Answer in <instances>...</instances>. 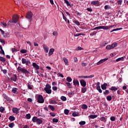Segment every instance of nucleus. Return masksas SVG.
<instances>
[{
  "instance_id": "nucleus-15",
  "label": "nucleus",
  "mask_w": 128,
  "mask_h": 128,
  "mask_svg": "<svg viewBox=\"0 0 128 128\" xmlns=\"http://www.w3.org/2000/svg\"><path fill=\"white\" fill-rule=\"evenodd\" d=\"M108 86V84L104 83V84L101 85V88H102L104 90H106V87Z\"/></svg>"
},
{
  "instance_id": "nucleus-50",
  "label": "nucleus",
  "mask_w": 128,
  "mask_h": 128,
  "mask_svg": "<svg viewBox=\"0 0 128 128\" xmlns=\"http://www.w3.org/2000/svg\"><path fill=\"white\" fill-rule=\"evenodd\" d=\"M108 94H110V91L108 90H106L105 92H104V96Z\"/></svg>"
},
{
  "instance_id": "nucleus-45",
  "label": "nucleus",
  "mask_w": 128,
  "mask_h": 128,
  "mask_svg": "<svg viewBox=\"0 0 128 128\" xmlns=\"http://www.w3.org/2000/svg\"><path fill=\"white\" fill-rule=\"evenodd\" d=\"M110 120L112 122H114V120H116V117L114 116H112L110 118Z\"/></svg>"
},
{
  "instance_id": "nucleus-2",
  "label": "nucleus",
  "mask_w": 128,
  "mask_h": 128,
  "mask_svg": "<svg viewBox=\"0 0 128 128\" xmlns=\"http://www.w3.org/2000/svg\"><path fill=\"white\" fill-rule=\"evenodd\" d=\"M50 88H52V86L49 84H47L44 88V90L46 92V94H52V90Z\"/></svg>"
},
{
  "instance_id": "nucleus-37",
  "label": "nucleus",
  "mask_w": 128,
  "mask_h": 128,
  "mask_svg": "<svg viewBox=\"0 0 128 128\" xmlns=\"http://www.w3.org/2000/svg\"><path fill=\"white\" fill-rule=\"evenodd\" d=\"M124 60V58L121 57L120 58H118V59H116V62H120V60Z\"/></svg>"
},
{
  "instance_id": "nucleus-54",
  "label": "nucleus",
  "mask_w": 128,
  "mask_h": 128,
  "mask_svg": "<svg viewBox=\"0 0 128 128\" xmlns=\"http://www.w3.org/2000/svg\"><path fill=\"white\" fill-rule=\"evenodd\" d=\"M0 42L2 44H6V41H4V40L0 38Z\"/></svg>"
},
{
  "instance_id": "nucleus-25",
  "label": "nucleus",
  "mask_w": 128,
  "mask_h": 128,
  "mask_svg": "<svg viewBox=\"0 0 128 128\" xmlns=\"http://www.w3.org/2000/svg\"><path fill=\"white\" fill-rule=\"evenodd\" d=\"M0 54H4V50L2 49V46L1 45H0Z\"/></svg>"
},
{
  "instance_id": "nucleus-1",
  "label": "nucleus",
  "mask_w": 128,
  "mask_h": 128,
  "mask_svg": "<svg viewBox=\"0 0 128 128\" xmlns=\"http://www.w3.org/2000/svg\"><path fill=\"white\" fill-rule=\"evenodd\" d=\"M17 70L18 72H22L23 74H25V76H28V74H30V72L28 71L26 69H24L21 67H18Z\"/></svg>"
},
{
  "instance_id": "nucleus-8",
  "label": "nucleus",
  "mask_w": 128,
  "mask_h": 128,
  "mask_svg": "<svg viewBox=\"0 0 128 128\" xmlns=\"http://www.w3.org/2000/svg\"><path fill=\"white\" fill-rule=\"evenodd\" d=\"M91 4H92L93 6H99L100 2H98V0H94L91 2Z\"/></svg>"
},
{
  "instance_id": "nucleus-42",
  "label": "nucleus",
  "mask_w": 128,
  "mask_h": 128,
  "mask_svg": "<svg viewBox=\"0 0 128 128\" xmlns=\"http://www.w3.org/2000/svg\"><path fill=\"white\" fill-rule=\"evenodd\" d=\"M85 36V34L82 33L74 34V36Z\"/></svg>"
},
{
  "instance_id": "nucleus-59",
  "label": "nucleus",
  "mask_w": 128,
  "mask_h": 128,
  "mask_svg": "<svg viewBox=\"0 0 128 128\" xmlns=\"http://www.w3.org/2000/svg\"><path fill=\"white\" fill-rule=\"evenodd\" d=\"M4 108L2 106L0 107V112H4Z\"/></svg>"
},
{
  "instance_id": "nucleus-53",
  "label": "nucleus",
  "mask_w": 128,
  "mask_h": 128,
  "mask_svg": "<svg viewBox=\"0 0 128 128\" xmlns=\"http://www.w3.org/2000/svg\"><path fill=\"white\" fill-rule=\"evenodd\" d=\"M26 118H27V120H30V114H26Z\"/></svg>"
},
{
  "instance_id": "nucleus-61",
  "label": "nucleus",
  "mask_w": 128,
  "mask_h": 128,
  "mask_svg": "<svg viewBox=\"0 0 128 128\" xmlns=\"http://www.w3.org/2000/svg\"><path fill=\"white\" fill-rule=\"evenodd\" d=\"M118 2V4L120 6V5H122V0H118L117 2Z\"/></svg>"
},
{
  "instance_id": "nucleus-14",
  "label": "nucleus",
  "mask_w": 128,
  "mask_h": 128,
  "mask_svg": "<svg viewBox=\"0 0 128 128\" xmlns=\"http://www.w3.org/2000/svg\"><path fill=\"white\" fill-rule=\"evenodd\" d=\"M0 32H1L2 34L4 36V38H7L8 36V34L4 32V31L2 30V28L0 29Z\"/></svg>"
},
{
  "instance_id": "nucleus-7",
  "label": "nucleus",
  "mask_w": 128,
  "mask_h": 128,
  "mask_svg": "<svg viewBox=\"0 0 128 128\" xmlns=\"http://www.w3.org/2000/svg\"><path fill=\"white\" fill-rule=\"evenodd\" d=\"M80 84L82 86H83V88L86 87V80H80Z\"/></svg>"
},
{
  "instance_id": "nucleus-22",
  "label": "nucleus",
  "mask_w": 128,
  "mask_h": 128,
  "mask_svg": "<svg viewBox=\"0 0 128 128\" xmlns=\"http://www.w3.org/2000/svg\"><path fill=\"white\" fill-rule=\"evenodd\" d=\"M8 120H10V122H14V120H15L16 118H14V116H10Z\"/></svg>"
},
{
  "instance_id": "nucleus-3",
  "label": "nucleus",
  "mask_w": 128,
  "mask_h": 128,
  "mask_svg": "<svg viewBox=\"0 0 128 128\" xmlns=\"http://www.w3.org/2000/svg\"><path fill=\"white\" fill-rule=\"evenodd\" d=\"M26 18L29 21L32 22V12H28L26 14Z\"/></svg>"
},
{
  "instance_id": "nucleus-47",
  "label": "nucleus",
  "mask_w": 128,
  "mask_h": 128,
  "mask_svg": "<svg viewBox=\"0 0 128 128\" xmlns=\"http://www.w3.org/2000/svg\"><path fill=\"white\" fill-rule=\"evenodd\" d=\"M49 108H50L51 110H52V112H54V106H52V105H49Z\"/></svg>"
},
{
  "instance_id": "nucleus-21",
  "label": "nucleus",
  "mask_w": 128,
  "mask_h": 128,
  "mask_svg": "<svg viewBox=\"0 0 128 128\" xmlns=\"http://www.w3.org/2000/svg\"><path fill=\"white\" fill-rule=\"evenodd\" d=\"M38 120V117L34 116L32 118V121L33 122H36L37 123Z\"/></svg>"
},
{
  "instance_id": "nucleus-13",
  "label": "nucleus",
  "mask_w": 128,
  "mask_h": 128,
  "mask_svg": "<svg viewBox=\"0 0 128 128\" xmlns=\"http://www.w3.org/2000/svg\"><path fill=\"white\" fill-rule=\"evenodd\" d=\"M43 48L45 52H48V46H46L45 44H43Z\"/></svg>"
},
{
  "instance_id": "nucleus-41",
  "label": "nucleus",
  "mask_w": 128,
  "mask_h": 128,
  "mask_svg": "<svg viewBox=\"0 0 128 128\" xmlns=\"http://www.w3.org/2000/svg\"><path fill=\"white\" fill-rule=\"evenodd\" d=\"M79 124H80V126H84V124H86V122L81 121L79 122Z\"/></svg>"
},
{
  "instance_id": "nucleus-4",
  "label": "nucleus",
  "mask_w": 128,
  "mask_h": 128,
  "mask_svg": "<svg viewBox=\"0 0 128 128\" xmlns=\"http://www.w3.org/2000/svg\"><path fill=\"white\" fill-rule=\"evenodd\" d=\"M38 102L39 104H44V97L42 95H38Z\"/></svg>"
},
{
  "instance_id": "nucleus-44",
  "label": "nucleus",
  "mask_w": 128,
  "mask_h": 128,
  "mask_svg": "<svg viewBox=\"0 0 128 128\" xmlns=\"http://www.w3.org/2000/svg\"><path fill=\"white\" fill-rule=\"evenodd\" d=\"M70 112V110L68 109H66L64 110V113L65 114H68V113Z\"/></svg>"
},
{
  "instance_id": "nucleus-5",
  "label": "nucleus",
  "mask_w": 128,
  "mask_h": 128,
  "mask_svg": "<svg viewBox=\"0 0 128 128\" xmlns=\"http://www.w3.org/2000/svg\"><path fill=\"white\" fill-rule=\"evenodd\" d=\"M108 58H105L104 59H102L100 60L99 62H98L96 64L97 66H100V64H104L105 62H106Z\"/></svg>"
},
{
  "instance_id": "nucleus-60",
  "label": "nucleus",
  "mask_w": 128,
  "mask_h": 128,
  "mask_svg": "<svg viewBox=\"0 0 128 128\" xmlns=\"http://www.w3.org/2000/svg\"><path fill=\"white\" fill-rule=\"evenodd\" d=\"M96 32L94 31L93 32L91 33L90 34V36H96Z\"/></svg>"
},
{
  "instance_id": "nucleus-9",
  "label": "nucleus",
  "mask_w": 128,
  "mask_h": 128,
  "mask_svg": "<svg viewBox=\"0 0 128 128\" xmlns=\"http://www.w3.org/2000/svg\"><path fill=\"white\" fill-rule=\"evenodd\" d=\"M3 98L7 100V102H12V98L8 97L6 94H3Z\"/></svg>"
},
{
  "instance_id": "nucleus-34",
  "label": "nucleus",
  "mask_w": 128,
  "mask_h": 128,
  "mask_svg": "<svg viewBox=\"0 0 128 128\" xmlns=\"http://www.w3.org/2000/svg\"><path fill=\"white\" fill-rule=\"evenodd\" d=\"M60 100H63V102H66V97L64 96H62L60 97Z\"/></svg>"
},
{
  "instance_id": "nucleus-33",
  "label": "nucleus",
  "mask_w": 128,
  "mask_h": 128,
  "mask_svg": "<svg viewBox=\"0 0 128 128\" xmlns=\"http://www.w3.org/2000/svg\"><path fill=\"white\" fill-rule=\"evenodd\" d=\"M22 64H26V62H28V60H26V59L24 58H22Z\"/></svg>"
},
{
  "instance_id": "nucleus-23",
  "label": "nucleus",
  "mask_w": 128,
  "mask_h": 128,
  "mask_svg": "<svg viewBox=\"0 0 128 128\" xmlns=\"http://www.w3.org/2000/svg\"><path fill=\"white\" fill-rule=\"evenodd\" d=\"M87 90H88V88H86V87H83L82 88L81 92L82 94H84V92H86Z\"/></svg>"
},
{
  "instance_id": "nucleus-38",
  "label": "nucleus",
  "mask_w": 128,
  "mask_h": 128,
  "mask_svg": "<svg viewBox=\"0 0 128 128\" xmlns=\"http://www.w3.org/2000/svg\"><path fill=\"white\" fill-rule=\"evenodd\" d=\"M52 34L54 36H58V33L56 31H54L53 32Z\"/></svg>"
},
{
  "instance_id": "nucleus-58",
  "label": "nucleus",
  "mask_w": 128,
  "mask_h": 128,
  "mask_svg": "<svg viewBox=\"0 0 128 128\" xmlns=\"http://www.w3.org/2000/svg\"><path fill=\"white\" fill-rule=\"evenodd\" d=\"M122 30V28H117L112 30V32H116V30Z\"/></svg>"
},
{
  "instance_id": "nucleus-40",
  "label": "nucleus",
  "mask_w": 128,
  "mask_h": 128,
  "mask_svg": "<svg viewBox=\"0 0 128 128\" xmlns=\"http://www.w3.org/2000/svg\"><path fill=\"white\" fill-rule=\"evenodd\" d=\"M20 52L21 54H26V52L28 51L26 50L22 49V50H20Z\"/></svg>"
},
{
  "instance_id": "nucleus-36",
  "label": "nucleus",
  "mask_w": 128,
  "mask_h": 128,
  "mask_svg": "<svg viewBox=\"0 0 128 128\" xmlns=\"http://www.w3.org/2000/svg\"><path fill=\"white\" fill-rule=\"evenodd\" d=\"M37 124H42V119L38 118Z\"/></svg>"
},
{
  "instance_id": "nucleus-49",
  "label": "nucleus",
  "mask_w": 128,
  "mask_h": 128,
  "mask_svg": "<svg viewBox=\"0 0 128 128\" xmlns=\"http://www.w3.org/2000/svg\"><path fill=\"white\" fill-rule=\"evenodd\" d=\"M28 88L29 90H32V86L30 84V83L28 84Z\"/></svg>"
},
{
  "instance_id": "nucleus-28",
  "label": "nucleus",
  "mask_w": 128,
  "mask_h": 128,
  "mask_svg": "<svg viewBox=\"0 0 128 128\" xmlns=\"http://www.w3.org/2000/svg\"><path fill=\"white\" fill-rule=\"evenodd\" d=\"M89 118L94 120V118H98V115H90Z\"/></svg>"
},
{
  "instance_id": "nucleus-26",
  "label": "nucleus",
  "mask_w": 128,
  "mask_h": 128,
  "mask_svg": "<svg viewBox=\"0 0 128 128\" xmlns=\"http://www.w3.org/2000/svg\"><path fill=\"white\" fill-rule=\"evenodd\" d=\"M82 110H86L88 108V106L86 104H83L82 106Z\"/></svg>"
},
{
  "instance_id": "nucleus-17",
  "label": "nucleus",
  "mask_w": 128,
  "mask_h": 128,
  "mask_svg": "<svg viewBox=\"0 0 128 128\" xmlns=\"http://www.w3.org/2000/svg\"><path fill=\"white\" fill-rule=\"evenodd\" d=\"M54 49L52 48H50L48 52V56H50L52 54H54Z\"/></svg>"
},
{
  "instance_id": "nucleus-12",
  "label": "nucleus",
  "mask_w": 128,
  "mask_h": 128,
  "mask_svg": "<svg viewBox=\"0 0 128 128\" xmlns=\"http://www.w3.org/2000/svg\"><path fill=\"white\" fill-rule=\"evenodd\" d=\"M10 78L12 80H13V82H16L18 76H16V74H14Z\"/></svg>"
},
{
  "instance_id": "nucleus-30",
  "label": "nucleus",
  "mask_w": 128,
  "mask_h": 128,
  "mask_svg": "<svg viewBox=\"0 0 128 128\" xmlns=\"http://www.w3.org/2000/svg\"><path fill=\"white\" fill-rule=\"evenodd\" d=\"M66 84L68 88H72V84L69 82H66Z\"/></svg>"
},
{
  "instance_id": "nucleus-56",
  "label": "nucleus",
  "mask_w": 128,
  "mask_h": 128,
  "mask_svg": "<svg viewBox=\"0 0 128 128\" xmlns=\"http://www.w3.org/2000/svg\"><path fill=\"white\" fill-rule=\"evenodd\" d=\"M53 122H58V120L56 118L52 119Z\"/></svg>"
},
{
  "instance_id": "nucleus-62",
  "label": "nucleus",
  "mask_w": 128,
  "mask_h": 128,
  "mask_svg": "<svg viewBox=\"0 0 128 128\" xmlns=\"http://www.w3.org/2000/svg\"><path fill=\"white\" fill-rule=\"evenodd\" d=\"M74 62H78V58L76 57H74Z\"/></svg>"
},
{
  "instance_id": "nucleus-39",
  "label": "nucleus",
  "mask_w": 128,
  "mask_h": 128,
  "mask_svg": "<svg viewBox=\"0 0 128 128\" xmlns=\"http://www.w3.org/2000/svg\"><path fill=\"white\" fill-rule=\"evenodd\" d=\"M12 23L14 24V20H10L8 23V26H10V24Z\"/></svg>"
},
{
  "instance_id": "nucleus-27",
  "label": "nucleus",
  "mask_w": 128,
  "mask_h": 128,
  "mask_svg": "<svg viewBox=\"0 0 128 128\" xmlns=\"http://www.w3.org/2000/svg\"><path fill=\"white\" fill-rule=\"evenodd\" d=\"M96 90H98V92H99L100 94H102V90L100 88V86H97L96 87Z\"/></svg>"
},
{
  "instance_id": "nucleus-24",
  "label": "nucleus",
  "mask_w": 128,
  "mask_h": 128,
  "mask_svg": "<svg viewBox=\"0 0 128 128\" xmlns=\"http://www.w3.org/2000/svg\"><path fill=\"white\" fill-rule=\"evenodd\" d=\"M111 46L112 48H114L116 46H118V44L116 42H114Z\"/></svg>"
},
{
  "instance_id": "nucleus-32",
  "label": "nucleus",
  "mask_w": 128,
  "mask_h": 128,
  "mask_svg": "<svg viewBox=\"0 0 128 128\" xmlns=\"http://www.w3.org/2000/svg\"><path fill=\"white\" fill-rule=\"evenodd\" d=\"M0 61L2 62H6V58L2 56H0Z\"/></svg>"
},
{
  "instance_id": "nucleus-46",
  "label": "nucleus",
  "mask_w": 128,
  "mask_h": 128,
  "mask_svg": "<svg viewBox=\"0 0 128 128\" xmlns=\"http://www.w3.org/2000/svg\"><path fill=\"white\" fill-rule=\"evenodd\" d=\"M64 2H65V4H66V5L68 6H70V2H68V0H64Z\"/></svg>"
},
{
  "instance_id": "nucleus-11",
  "label": "nucleus",
  "mask_w": 128,
  "mask_h": 128,
  "mask_svg": "<svg viewBox=\"0 0 128 128\" xmlns=\"http://www.w3.org/2000/svg\"><path fill=\"white\" fill-rule=\"evenodd\" d=\"M73 84H74V86H80V82H78V80H76V79H74L73 80Z\"/></svg>"
},
{
  "instance_id": "nucleus-18",
  "label": "nucleus",
  "mask_w": 128,
  "mask_h": 128,
  "mask_svg": "<svg viewBox=\"0 0 128 128\" xmlns=\"http://www.w3.org/2000/svg\"><path fill=\"white\" fill-rule=\"evenodd\" d=\"M12 111L14 114H18V108H12Z\"/></svg>"
},
{
  "instance_id": "nucleus-10",
  "label": "nucleus",
  "mask_w": 128,
  "mask_h": 128,
  "mask_svg": "<svg viewBox=\"0 0 128 128\" xmlns=\"http://www.w3.org/2000/svg\"><path fill=\"white\" fill-rule=\"evenodd\" d=\"M114 25L111 26H101V29L108 30V28H114Z\"/></svg>"
},
{
  "instance_id": "nucleus-29",
  "label": "nucleus",
  "mask_w": 128,
  "mask_h": 128,
  "mask_svg": "<svg viewBox=\"0 0 128 128\" xmlns=\"http://www.w3.org/2000/svg\"><path fill=\"white\" fill-rule=\"evenodd\" d=\"M16 92H18V88H14L12 90V92L13 94H16Z\"/></svg>"
},
{
  "instance_id": "nucleus-43",
  "label": "nucleus",
  "mask_w": 128,
  "mask_h": 128,
  "mask_svg": "<svg viewBox=\"0 0 128 128\" xmlns=\"http://www.w3.org/2000/svg\"><path fill=\"white\" fill-rule=\"evenodd\" d=\"M9 128H12L14 126V123H10L8 124Z\"/></svg>"
},
{
  "instance_id": "nucleus-19",
  "label": "nucleus",
  "mask_w": 128,
  "mask_h": 128,
  "mask_svg": "<svg viewBox=\"0 0 128 128\" xmlns=\"http://www.w3.org/2000/svg\"><path fill=\"white\" fill-rule=\"evenodd\" d=\"M63 60L66 66H68V60L66 57L63 58Z\"/></svg>"
},
{
  "instance_id": "nucleus-63",
  "label": "nucleus",
  "mask_w": 128,
  "mask_h": 128,
  "mask_svg": "<svg viewBox=\"0 0 128 128\" xmlns=\"http://www.w3.org/2000/svg\"><path fill=\"white\" fill-rule=\"evenodd\" d=\"M2 24V26H8V24H6V23L4 22H1Z\"/></svg>"
},
{
  "instance_id": "nucleus-35",
  "label": "nucleus",
  "mask_w": 128,
  "mask_h": 128,
  "mask_svg": "<svg viewBox=\"0 0 128 128\" xmlns=\"http://www.w3.org/2000/svg\"><path fill=\"white\" fill-rule=\"evenodd\" d=\"M106 100L108 102H110V100H112V96H106Z\"/></svg>"
},
{
  "instance_id": "nucleus-52",
  "label": "nucleus",
  "mask_w": 128,
  "mask_h": 128,
  "mask_svg": "<svg viewBox=\"0 0 128 128\" xmlns=\"http://www.w3.org/2000/svg\"><path fill=\"white\" fill-rule=\"evenodd\" d=\"M106 49H107V50H112V48L111 45H108L106 46Z\"/></svg>"
},
{
  "instance_id": "nucleus-48",
  "label": "nucleus",
  "mask_w": 128,
  "mask_h": 128,
  "mask_svg": "<svg viewBox=\"0 0 128 128\" xmlns=\"http://www.w3.org/2000/svg\"><path fill=\"white\" fill-rule=\"evenodd\" d=\"M74 24H76V26H80V22L78 21H77V20H74Z\"/></svg>"
},
{
  "instance_id": "nucleus-55",
  "label": "nucleus",
  "mask_w": 128,
  "mask_h": 128,
  "mask_svg": "<svg viewBox=\"0 0 128 128\" xmlns=\"http://www.w3.org/2000/svg\"><path fill=\"white\" fill-rule=\"evenodd\" d=\"M62 16H63V19L65 20V22H66L68 20V19L66 18V16H64V12H62Z\"/></svg>"
},
{
  "instance_id": "nucleus-6",
  "label": "nucleus",
  "mask_w": 128,
  "mask_h": 128,
  "mask_svg": "<svg viewBox=\"0 0 128 128\" xmlns=\"http://www.w3.org/2000/svg\"><path fill=\"white\" fill-rule=\"evenodd\" d=\"M12 20H14V24H16L18 21V16L17 15H14L12 18Z\"/></svg>"
},
{
  "instance_id": "nucleus-16",
  "label": "nucleus",
  "mask_w": 128,
  "mask_h": 128,
  "mask_svg": "<svg viewBox=\"0 0 128 128\" xmlns=\"http://www.w3.org/2000/svg\"><path fill=\"white\" fill-rule=\"evenodd\" d=\"M32 66H34V68H36V70H40V66H38L36 63H32Z\"/></svg>"
},
{
  "instance_id": "nucleus-57",
  "label": "nucleus",
  "mask_w": 128,
  "mask_h": 128,
  "mask_svg": "<svg viewBox=\"0 0 128 128\" xmlns=\"http://www.w3.org/2000/svg\"><path fill=\"white\" fill-rule=\"evenodd\" d=\"M108 8L109 10H110V6H108V5H106V6H104V10H108Z\"/></svg>"
},
{
  "instance_id": "nucleus-51",
  "label": "nucleus",
  "mask_w": 128,
  "mask_h": 128,
  "mask_svg": "<svg viewBox=\"0 0 128 128\" xmlns=\"http://www.w3.org/2000/svg\"><path fill=\"white\" fill-rule=\"evenodd\" d=\"M50 104H58V102H56V100H52L50 101Z\"/></svg>"
},
{
  "instance_id": "nucleus-64",
  "label": "nucleus",
  "mask_w": 128,
  "mask_h": 128,
  "mask_svg": "<svg viewBox=\"0 0 128 128\" xmlns=\"http://www.w3.org/2000/svg\"><path fill=\"white\" fill-rule=\"evenodd\" d=\"M124 4H126L127 6H128V0H124Z\"/></svg>"
},
{
  "instance_id": "nucleus-20",
  "label": "nucleus",
  "mask_w": 128,
  "mask_h": 128,
  "mask_svg": "<svg viewBox=\"0 0 128 128\" xmlns=\"http://www.w3.org/2000/svg\"><path fill=\"white\" fill-rule=\"evenodd\" d=\"M109 90H112V92H116V90H118V88H116V86H112L111 88H110Z\"/></svg>"
},
{
  "instance_id": "nucleus-31",
  "label": "nucleus",
  "mask_w": 128,
  "mask_h": 128,
  "mask_svg": "<svg viewBox=\"0 0 128 128\" xmlns=\"http://www.w3.org/2000/svg\"><path fill=\"white\" fill-rule=\"evenodd\" d=\"M66 80L68 82H70L72 80V79L70 77L68 76L66 78Z\"/></svg>"
}]
</instances>
